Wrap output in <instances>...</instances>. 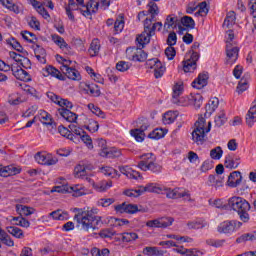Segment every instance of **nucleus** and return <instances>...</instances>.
<instances>
[{
  "instance_id": "obj_35",
  "label": "nucleus",
  "mask_w": 256,
  "mask_h": 256,
  "mask_svg": "<svg viewBox=\"0 0 256 256\" xmlns=\"http://www.w3.org/2000/svg\"><path fill=\"white\" fill-rule=\"evenodd\" d=\"M235 21H237L235 11H230L226 15V18L223 23V27H226V29H231V27L235 25Z\"/></svg>"
},
{
  "instance_id": "obj_2",
  "label": "nucleus",
  "mask_w": 256,
  "mask_h": 256,
  "mask_svg": "<svg viewBox=\"0 0 256 256\" xmlns=\"http://www.w3.org/2000/svg\"><path fill=\"white\" fill-rule=\"evenodd\" d=\"M226 207L230 211H234L239 216L243 223H249V211H251V204L246 201L245 198L239 196H233L228 199Z\"/></svg>"
},
{
  "instance_id": "obj_1",
  "label": "nucleus",
  "mask_w": 256,
  "mask_h": 256,
  "mask_svg": "<svg viewBox=\"0 0 256 256\" xmlns=\"http://www.w3.org/2000/svg\"><path fill=\"white\" fill-rule=\"evenodd\" d=\"M74 221L77 222V227H81L83 231H95L103 225L101 216H98L99 209L92 208L90 210H83L81 208H74Z\"/></svg>"
},
{
  "instance_id": "obj_3",
  "label": "nucleus",
  "mask_w": 256,
  "mask_h": 256,
  "mask_svg": "<svg viewBox=\"0 0 256 256\" xmlns=\"http://www.w3.org/2000/svg\"><path fill=\"white\" fill-rule=\"evenodd\" d=\"M226 207L230 211H234L239 216L243 223H249V211H251V204L246 201L245 198L239 196H233L228 199Z\"/></svg>"
},
{
  "instance_id": "obj_51",
  "label": "nucleus",
  "mask_w": 256,
  "mask_h": 256,
  "mask_svg": "<svg viewBox=\"0 0 256 256\" xmlns=\"http://www.w3.org/2000/svg\"><path fill=\"white\" fill-rule=\"evenodd\" d=\"M148 13H150L152 19H155V16L159 15V7L153 1L148 3Z\"/></svg>"
},
{
  "instance_id": "obj_12",
  "label": "nucleus",
  "mask_w": 256,
  "mask_h": 256,
  "mask_svg": "<svg viewBox=\"0 0 256 256\" xmlns=\"http://www.w3.org/2000/svg\"><path fill=\"white\" fill-rule=\"evenodd\" d=\"M147 69H154V77L155 79H161L165 74L166 68L161 61L157 58H152L146 61Z\"/></svg>"
},
{
  "instance_id": "obj_48",
  "label": "nucleus",
  "mask_w": 256,
  "mask_h": 256,
  "mask_svg": "<svg viewBox=\"0 0 256 256\" xmlns=\"http://www.w3.org/2000/svg\"><path fill=\"white\" fill-rule=\"evenodd\" d=\"M246 241H256L255 234L245 233L236 239V243H246Z\"/></svg>"
},
{
  "instance_id": "obj_60",
  "label": "nucleus",
  "mask_w": 256,
  "mask_h": 256,
  "mask_svg": "<svg viewBox=\"0 0 256 256\" xmlns=\"http://www.w3.org/2000/svg\"><path fill=\"white\" fill-rule=\"evenodd\" d=\"M29 27L35 29L36 31H41V23L35 16H32L30 20H28Z\"/></svg>"
},
{
  "instance_id": "obj_31",
  "label": "nucleus",
  "mask_w": 256,
  "mask_h": 256,
  "mask_svg": "<svg viewBox=\"0 0 256 256\" xmlns=\"http://www.w3.org/2000/svg\"><path fill=\"white\" fill-rule=\"evenodd\" d=\"M99 51H101V42L99 41V39L95 38L90 44L88 53L90 57H97V55H99Z\"/></svg>"
},
{
  "instance_id": "obj_14",
  "label": "nucleus",
  "mask_w": 256,
  "mask_h": 256,
  "mask_svg": "<svg viewBox=\"0 0 256 256\" xmlns=\"http://www.w3.org/2000/svg\"><path fill=\"white\" fill-rule=\"evenodd\" d=\"M35 161L39 163V165H57L58 159L53 157L51 154H47V152H37L35 155Z\"/></svg>"
},
{
  "instance_id": "obj_7",
  "label": "nucleus",
  "mask_w": 256,
  "mask_h": 256,
  "mask_svg": "<svg viewBox=\"0 0 256 256\" xmlns=\"http://www.w3.org/2000/svg\"><path fill=\"white\" fill-rule=\"evenodd\" d=\"M52 191L54 193H72L73 197H81L87 193V189L81 184H76L74 186H55Z\"/></svg>"
},
{
  "instance_id": "obj_59",
  "label": "nucleus",
  "mask_w": 256,
  "mask_h": 256,
  "mask_svg": "<svg viewBox=\"0 0 256 256\" xmlns=\"http://www.w3.org/2000/svg\"><path fill=\"white\" fill-rule=\"evenodd\" d=\"M199 10L196 15H200L201 17H205L207 13H209V7H207V2H201L199 5Z\"/></svg>"
},
{
  "instance_id": "obj_62",
  "label": "nucleus",
  "mask_w": 256,
  "mask_h": 256,
  "mask_svg": "<svg viewBox=\"0 0 256 256\" xmlns=\"http://www.w3.org/2000/svg\"><path fill=\"white\" fill-rule=\"evenodd\" d=\"M99 235L102 237V239H111V237L115 235V231H113V229L106 228L100 231Z\"/></svg>"
},
{
  "instance_id": "obj_10",
  "label": "nucleus",
  "mask_w": 256,
  "mask_h": 256,
  "mask_svg": "<svg viewBox=\"0 0 256 256\" xmlns=\"http://www.w3.org/2000/svg\"><path fill=\"white\" fill-rule=\"evenodd\" d=\"M242 226L243 223L237 220L224 221L218 225L217 231L218 233H224L225 235H229L231 233H235L237 229H241Z\"/></svg>"
},
{
  "instance_id": "obj_41",
  "label": "nucleus",
  "mask_w": 256,
  "mask_h": 256,
  "mask_svg": "<svg viewBox=\"0 0 256 256\" xmlns=\"http://www.w3.org/2000/svg\"><path fill=\"white\" fill-rule=\"evenodd\" d=\"M0 241L4 243V245H7V247H13L15 245V242H13V239H11V236L5 232V230L0 228Z\"/></svg>"
},
{
  "instance_id": "obj_30",
  "label": "nucleus",
  "mask_w": 256,
  "mask_h": 256,
  "mask_svg": "<svg viewBox=\"0 0 256 256\" xmlns=\"http://www.w3.org/2000/svg\"><path fill=\"white\" fill-rule=\"evenodd\" d=\"M140 189L143 193H163V186L157 183H149L146 186H140Z\"/></svg>"
},
{
  "instance_id": "obj_39",
  "label": "nucleus",
  "mask_w": 256,
  "mask_h": 256,
  "mask_svg": "<svg viewBox=\"0 0 256 256\" xmlns=\"http://www.w3.org/2000/svg\"><path fill=\"white\" fill-rule=\"evenodd\" d=\"M8 45H11L15 51H18V53H22L23 55H29V52L27 50L23 49V46H21V43L17 41L15 38H12L10 40H7Z\"/></svg>"
},
{
  "instance_id": "obj_29",
  "label": "nucleus",
  "mask_w": 256,
  "mask_h": 256,
  "mask_svg": "<svg viewBox=\"0 0 256 256\" xmlns=\"http://www.w3.org/2000/svg\"><path fill=\"white\" fill-rule=\"evenodd\" d=\"M99 155L101 157H106L107 159H117V157H121V150L112 147L100 151Z\"/></svg>"
},
{
  "instance_id": "obj_45",
  "label": "nucleus",
  "mask_w": 256,
  "mask_h": 256,
  "mask_svg": "<svg viewBox=\"0 0 256 256\" xmlns=\"http://www.w3.org/2000/svg\"><path fill=\"white\" fill-rule=\"evenodd\" d=\"M190 105H194L196 109H200L203 105V96L201 94H194L190 96Z\"/></svg>"
},
{
  "instance_id": "obj_9",
  "label": "nucleus",
  "mask_w": 256,
  "mask_h": 256,
  "mask_svg": "<svg viewBox=\"0 0 256 256\" xmlns=\"http://www.w3.org/2000/svg\"><path fill=\"white\" fill-rule=\"evenodd\" d=\"M177 28L179 35H183L185 31H187V28L181 26V19H179V16L175 14L168 15L164 22V29H166V31H169V29Z\"/></svg>"
},
{
  "instance_id": "obj_40",
  "label": "nucleus",
  "mask_w": 256,
  "mask_h": 256,
  "mask_svg": "<svg viewBox=\"0 0 256 256\" xmlns=\"http://www.w3.org/2000/svg\"><path fill=\"white\" fill-rule=\"evenodd\" d=\"M46 73H47V75L56 77V79H59V81H65V76L63 74H61V72L53 66L46 67Z\"/></svg>"
},
{
  "instance_id": "obj_44",
  "label": "nucleus",
  "mask_w": 256,
  "mask_h": 256,
  "mask_svg": "<svg viewBox=\"0 0 256 256\" xmlns=\"http://www.w3.org/2000/svg\"><path fill=\"white\" fill-rule=\"evenodd\" d=\"M50 216L56 221H65L69 219V214L63 210H56L50 213Z\"/></svg>"
},
{
  "instance_id": "obj_8",
  "label": "nucleus",
  "mask_w": 256,
  "mask_h": 256,
  "mask_svg": "<svg viewBox=\"0 0 256 256\" xmlns=\"http://www.w3.org/2000/svg\"><path fill=\"white\" fill-rule=\"evenodd\" d=\"M182 94L183 86L176 84L173 87L172 103H174V105H179L180 107H187V105H190L191 97L181 96Z\"/></svg>"
},
{
  "instance_id": "obj_33",
  "label": "nucleus",
  "mask_w": 256,
  "mask_h": 256,
  "mask_svg": "<svg viewBox=\"0 0 256 256\" xmlns=\"http://www.w3.org/2000/svg\"><path fill=\"white\" fill-rule=\"evenodd\" d=\"M58 132L60 135H62V137H66V139L73 141V143H77V141H79V137L71 133L69 129L65 128V126H59Z\"/></svg>"
},
{
  "instance_id": "obj_36",
  "label": "nucleus",
  "mask_w": 256,
  "mask_h": 256,
  "mask_svg": "<svg viewBox=\"0 0 256 256\" xmlns=\"http://www.w3.org/2000/svg\"><path fill=\"white\" fill-rule=\"evenodd\" d=\"M111 187H113V182L111 180H104L94 184V189L99 193H103L104 191H107V189H111Z\"/></svg>"
},
{
  "instance_id": "obj_16",
  "label": "nucleus",
  "mask_w": 256,
  "mask_h": 256,
  "mask_svg": "<svg viewBox=\"0 0 256 256\" xmlns=\"http://www.w3.org/2000/svg\"><path fill=\"white\" fill-rule=\"evenodd\" d=\"M226 63L227 65H233L235 61L239 58V47L237 44L226 45Z\"/></svg>"
},
{
  "instance_id": "obj_34",
  "label": "nucleus",
  "mask_w": 256,
  "mask_h": 256,
  "mask_svg": "<svg viewBox=\"0 0 256 256\" xmlns=\"http://www.w3.org/2000/svg\"><path fill=\"white\" fill-rule=\"evenodd\" d=\"M52 41L60 47L63 51H69L71 47H69V44L65 42V39L57 34L52 35Z\"/></svg>"
},
{
  "instance_id": "obj_5",
  "label": "nucleus",
  "mask_w": 256,
  "mask_h": 256,
  "mask_svg": "<svg viewBox=\"0 0 256 256\" xmlns=\"http://www.w3.org/2000/svg\"><path fill=\"white\" fill-rule=\"evenodd\" d=\"M141 161L138 162V169L141 171H151L152 173H161V165L155 162V155L153 153L143 154L141 156Z\"/></svg>"
},
{
  "instance_id": "obj_20",
  "label": "nucleus",
  "mask_w": 256,
  "mask_h": 256,
  "mask_svg": "<svg viewBox=\"0 0 256 256\" xmlns=\"http://www.w3.org/2000/svg\"><path fill=\"white\" fill-rule=\"evenodd\" d=\"M239 165H241V157L238 155L230 153L225 156L224 167H226V169H237Z\"/></svg>"
},
{
  "instance_id": "obj_64",
  "label": "nucleus",
  "mask_w": 256,
  "mask_h": 256,
  "mask_svg": "<svg viewBox=\"0 0 256 256\" xmlns=\"http://www.w3.org/2000/svg\"><path fill=\"white\" fill-rule=\"evenodd\" d=\"M40 121L41 123H44V125H51V115L43 111L42 113H40Z\"/></svg>"
},
{
  "instance_id": "obj_56",
  "label": "nucleus",
  "mask_w": 256,
  "mask_h": 256,
  "mask_svg": "<svg viewBox=\"0 0 256 256\" xmlns=\"http://www.w3.org/2000/svg\"><path fill=\"white\" fill-rule=\"evenodd\" d=\"M87 166L79 164L75 167L74 173L76 177H85L87 175Z\"/></svg>"
},
{
  "instance_id": "obj_54",
  "label": "nucleus",
  "mask_w": 256,
  "mask_h": 256,
  "mask_svg": "<svg viewBox=\"0 0 256 256\" xmlns=\"http://www.w3.org/2000/svg\"><path fill=\"white\" fill-rule=\"evenodd\" d=\"M117 71H120V73H125V71H129L131 69V63L126 61H119L116 64Z\"/></svg>"
},
{
  "instance_id": "obj_11",
  "label": "nucleus",
  "mask_w": 256,
  "mask_h": 256,
  "mask_svg": "<svg viewBox=\"0 0 256 256\" xmlns=\"http://www.w3.org/2000/svg\"><path fill=\"white\" fill-rule=\"evenodd\" d=\"M136 45V48H127L126 53L128 59H130V61H138L139 63L147 61V54L143 51L144 47L139 46V42H136Z\"/></svg>"
},
{
  "instance_id": "obj_52",
  "label": "nucleus",
  "mask_w": 256,
  "mask_h": 256,
  "mask_svg": "<svg viewBox=\"0 0 256 256\" xmlns=\"http://www.w3.org/2000/svg\"><path fill=\"white\" fill-rule=\"evenodd\" d=\"M210 157L214 160H219L221 157H223V149L220 146H217L216 148L212 149L210 151Z\"/></svg>"
},
{
  "instance_id": "obj_63",
  "label": "nucleus",
  "mask_w": 256,
  "mask_h": 256,
  "mask_svg": "<svg viewBox=\"0 0 256 256\" xmlns=\"http://www.w3.org/2000/svg\"><path fill=\"white\" fill-rule=\"evenodd\" d=\"M109 249L103 248L102 250L99 248L92 249V256H109Z\"/></svg>"
},
{
  "instance_id": "obj_28",
  "label": "nucleus",
  "mask_w": 256,
  "mask_h": 256,
  "mask_svg": "<svg viewBox=\"0 0 256 256\" xmlns=\"http://www.w3.org/2000/svg\"><path fill=\"white\" fill-rule=\"evenodd\" d=\"M207 81H209V74L208 73L199 74L197 79H195L192 82V87L194 89H203V87H206Z\"/></svg>"
},
{
  "instance_id": "obj_61",
  "label": "nucleus",
  "mask_w": 256,
  "mask_h": 256,
  "mask_svg": "<svg viewBox=\"0 0 256 256\" xmlns=\"http://www.w3.org/2000/svg\"><path fill=\"white\" fill-rule=\"evenodd\" d=\"M249 7H250V14L254 18L253 20L254 29H256V0H250Z\"/></svg>"
},
{
  "instance_id": "obj_22",
  "label": "nucleus",
  "mask_w": 256,
  "mask_h": 256,
  "mask_svg": "<svg viewBox=\"0 0 256 256\" xmlns=\"http://www.w3.org/2000/svg\"><path fill=\"white\" fill-rule=\"evenodd\" d=\"M61 71L68 79H71L72 81H81V74L77 69L61 66Z\"/></svg>"
},
{
  "instance_id": "obj_6",
  "label": "nucleus",
  "mask_w": 256,
  "mask_h": 256,
  "mask_svg": "<svg viewBox=\"0 0 256 256\" xmlns=\"http://www.w3.org/2000/svg\"><path fill=\"white\" fill-rule=\"evenodd\" d=\"M199 42H194L189 54L186 57H189L184 61L183 69L185 73H193L195 69H197V62L199 61V53L195 52L199 49Z\"/></svg>"
},
{
  "instance_id": "obj_49",
  "label": "nucleus",
  "mask_w": 256,
  "mask_h": 256,
  "mask_svg": "<svg viewBox=\"0 0 256 256\" xmlns=\"http://www.w3.org/2000/svg\"><path fill=\"white\" fill-rule=\"evenodd\" d=\"M12 221H18L15 222V225H18L19 227L29 228L31 225V222L29 220L23 218V216L13 217Z\"/></svg>"
},
{
  "instance_id": "obj_27",
  "label": "nucleus",
  "mask_w": 256,
  "mask_h": 256,
  "mask_svg": "<svg viewBox=\"0 0 256 256\" xmlns=\"http://www.w3.org/2000/svg\"><path fill=\"white\" fill-rule=\"evenodd\" d=\"M58 113L65 121H68V123H77V114L75 112L67 108H60L58 109Z\"/></svg>"
},
{
  "instance_id": "obj_50",
  "label": "nucleus",
  "mask_w": 256,
  "mask_h": 256,
  "mask_svg": "<svg viewBox=\"0 0 256 256\" xmlns=\"http://www.w3.org/2000/svg\"><path fill=\"white\" fill-rule=\"evenodd\" d=\"M124 195L126 197H141L143 195V192L141 190V186H139L137 189H128L124 191Z\"/></svg>"
},
{
  "instance_id": "obj_24",
  "label": "nucleus",
  "mask_w": 256,
  "mask_h": 256,
  "mask_svg": "<svg viewBox=\"0 0 256 256\" xmlns=\"http://www.w3.org/2000/svg\"><path fill=\"white\" fill-rule=\"evenodd\" d=\"M21 173V168L14 165L0 166V177H11L13 175H19Z\"/></svg>"
},
{
  "instance_id": "obj_18",
  "label": "nucleus",
  "mask_w": 256,
  "mask_h": 256,
  "mask_svg": "<svg viewBox=\"0 0 256 256\" xmlns=\"http://www.w3.org/2000/svg\"><path fill=\"white\" fill-rule=\"evenodd\" d=\"M163 191H165L166 197L168 199H181L182 197H188L189 201H191V194L189 191L180 192L179 188L171 189L165 188V186H163Z\"/></svg>"
},
{
  "instance_id": "obj_15",
  "label": "nucleus",
  "mask_w": 256,
  "mask_h": 256,
  "mask_svg": "<svg viewBox=\"0 0 256 256\" xmlns=\"http://www.w3.org/2000/svg\"><path fill=\"white\" fill-rule=\"evenodd\" d=\"M155 31H157V27L155 24H152V26L149 27V30L146 31V33L140 34L136 38V43H139V47H145L148 43L151 41V37L155 35Z\"/></svg>"
},
{
  "instance_id": "obj_53",
  "label": "nucleus",
  "mask_w": 256,
  "mask_h": 256,
  "mask_svg": "<svg viewBox=\"0 0 256 256\" xmlns=\"http://www.w3.org/2000/svg\"><path fill=\"white\" fill-rule=\"evenodd\" d=\"M162 137H165V132L163 131V129L159 128H156L148 134L149 139H162Z\"/></svg>"
},
{
  "instance_id": "obj_42",
  "label": "nucleus",
  "mask_w": 256,
  "mask_h": 256,
  "mask_svg": "<svg viewBox=\"0 0 256 256\" xmlns=\"http://www.w3.org/2000/svg\"><path fill=\"white\" fill-rule=\"evenodd\" d=\"M6 229L8 233L13 237H16V239H23V237H25V234H23V230H21V228L19 227L8 226Z\"/></svg>"
},
{
  "instance_id": "obj_46",
  "label": "nucleus",
  "mask_w": 256,
  "mask_h": 256,
  "mask_svg": "<svg viewBox=\"0 0 256 256\" xmlns=\"http://www.w3.org/2000/svg\"><path fill=\"white\" fill-rule=\"evenodd\" d=\"M175 119H177V114L173 111H168L163 116L164 125H171V123H175Z\"/></svg>"
},
{
  "instance_id": "obj_38",
  "label": "nucleus",
  "mask_w": 256,
  "mask_h": 256,
  "mask_svg": "<svg viewBox=\"0 0 256 256\" xmlns=\"http://www.w3.org/2000/svg\"><path fill=\"white\" fill-rule=\"evenodd\" d=\"M181 27L184 29H195V20L191 18V16H184L180 19Z\"/></svg>"
},
{
  "instance_id": "obj_57",
  "label": "nucleus",
  "mask_w": 256,
  "mask_h": 256,
  "mask_svg": "<svg viewBox=\"0 0 256 256\" xmlns=\"http://www.w3.org/2000/svg\"><path fill=\"white\" fill-rule=\"evenodd\" d=\"M21 35L25 41H28V43H37V36H35L34 33L24 31L21 33Z\"/></svg>"
},
{
  "instance_id": "obj_43",
  "label": "nucleus",
  "mask_w": 256,
  "mask_h": 256,
  "mask_svg": "<svg viewBox=\"0 0 256 256\" xmlns=\"http://www.w3.org/2000/svg\"><path fill=\"white\" fill-rule=\"evenodd\" d=\"M101 173H103V175H106V177H111L112 179L119 177V171L109 166L102 167Z\"/></svg>"
},
{
  "instance_id": "obj_4",
  "label": "nucleus",
  "mask_w": 256,
  "mask_h": 256,
  "mask_svg": "<svg viewBox=\"0 0 256 256\" xmlns=\"http://www.w3.org/2000/svg\"><path fill=\"white\" fill-rule=\"evenodd\" d=\"M205 118L199 117L198 121L195 122V128L192 131V141L197 145H203L205 143V137L207 133L211 131V122H208V126L205 127Z\"/></svg>"
},
{
  "instance_id": "obj_32",
  "label": "nucleus",
  "mask_w": 256,
  "mask_h": 256,
  "mask_svg": "<svg viewBox=\"0 0 256 256\" xmlns=\"http://www.w3.org/2000/svg\"><path fill=\"white\" fill-rule=\"evenodd\" d=\"M16 211L20 214V217H29V215H33L35 213V209L29 206H25L23 204L16 205Z\"/></svg>"
},
{
  "instance_id": "obj_47",
  "label": "nucleus",
  "mask_w": 256,
  "mask_h": 256,
  "mask_svg": "<svg viewBox=\"0 0 256 256\" xmlns=\"http://www.w3.org/2000/svg\"><path fill=\"white\" fill-rule=\"evenodd\" d=\"M139 239V235L134 232H124L122 233V241L123 243H131V241H137Z\"/></svg>"
},
{
  "instance_id": "obj_58",
  "label": "nucleus",
  "mask_w": 256,
  "mask_h": 256,
  "mask_svg": "<svg viewBox=\"0 0 256 256\" xmlns=\"http://www.w3.org/2000/svg\"><path fill=\"white\" fill-rule=\"evenodd\" d=\"M70 132L74 135H76L77 137H81L83 133H85V130L75 124H70L69 126Z\"/></svg>"
},
{
  "instance_id": "obj_26",
  "label": "nucleus",
  "mask_w": 256,
  "mask_h": 256,
  "mask_svg": "<svg viewBox=\"0 0 256 256\" xmlns=\"http://www.w3.org/2000/svg\"><path fill=\"white\" fill-rule=\"evenodd\" d=\"M119 171L120 173H122V175L128 177V179H143L141 173L137 172L136 170H133L129 166H120Z\"/></svg>"
},
{
  "instance_id": "obj_25",
  "label": "nucleus",
  "mask_w": 256,
  "mask_h": 256,
  "mask_svg": "<svg viewBox=\"0 0 256 256\" xmlns=\"http://www.w3.org/2000/svg\"><path fill=\"white\" fill-rule=\"evenodd\" d=\"M30 1V4L32 5V7H34V9L37 11V13H39V15H41V17H43V19H51V15H49V12L47 11V9H45V6H43V3L37 1V0H28Z\"/></svg>"
},
{
  "instance_id": "obj_13",
  "label": "nucleus",
  "mask_w": 256,
  "mask_h": 256,
  "mask_svg": "<svg viewBox=\"0 0 256 256\" xmlns=\"http://www.w3.org/2000/svg\"><path fill=\"white\" fill-rule=\"evenodd\" d=\"M175 219L171 217L158 218L154 220H149L146 222V227L166 229V227H171Z\"/></svg>"
},
{
  "instance_id": "obj_19",
  "label": "nucleus",
  "mask_w": 256,
  "mask_h": 256,
  "mask_svg": "<svg viewBox=\"0 0 256 256\" xmlns=\"http://www.w3.org/2000/svg\"><path fill=\"white\" fill-rule=\"evenodd\" d=\"M83 7H85V10L80 9V13L87 19H91V14L99 10V2L97 0H89Z\"/></svg>"
},
{
  "instance_id": "obj_37",
  "label": "nucleus",
  "mask_w": 256,
  "mask_h": 256,
  "mask_svg": "<svg viewBox=\"0 0 256 256\" xmlns=\"http://www.w3.org/2000/svg\"><path fill=\"white\" fill-rule=\"evenodd\" d=\"M88 95H92V97H99L101 95V89L97 84H86V88L84 89Z\"/></svg>"
},
{
  "instance_id": "obj_17",
  "label": "nucleus",
  "mask_w": 256,
  "mask_h": 256,
  "mask_svg": "<svg viewBox=\"0 0 256 256\" xmlns=\"http://www.w3.org/2000/svg\"><path fill=\"white\" fill-rule=\"evenodd\" d=\"M115 211H117V213H129L133 215V213L145 212V209L141 208V206L139 208L136 204L122 203L115 206Z\"/></svg>"
},
{
  "instance_id": "obj_21",
  "label": "nucleus",
  "mask_w": 256,
  "mask_h": 256,
  "mask_svg": "<svg viewBox=\"0 0 256 256\" xmlns=\"http://www.w3.org/2000/svg\"><path fill=\"white\" fill-rule=\"evenodd\" d=\"M147 129H149V124L145 123L140 126V128L130 130V135H132L138 143H142V141H145V131H147Z\"/></svg>"
},
{
  "instance_id": "obj_55",
  "label": "nucleus",
  "mask_w": 256,
  "mask_h": 256,
  "mask_svg": "<svg viewBox=\"0 0 256 256\" xmlns=\"http://www.w3.org/2000/svg\"><path fill=\"white\" fill-rule=\"evenodd\" d=\"M88 109L94 113V115H97V117H101V119H105V114L103 111H101V108L95 106V104H88Z\"/></svg>"
},
{
  "instance_id": "obj_23",
  "label": "nucleus",
  "mask_w": 256,
  "mask_h": 256,
  "mask_svg": "<svg viewBox=\"0 0 256 256\" xmlns=\"http://www.w3.org/2000/svg\"><path fill=\"white\" fill-rule=\"evenodd\" d=\"M241 181H243V176H241L240 171H234L230 173L227 180L228 187H238V185H241Z\"/></svg>"
}]
</instances>
